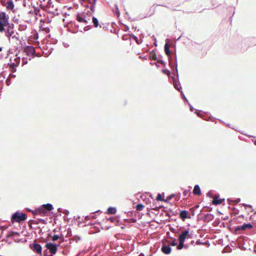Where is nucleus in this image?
<instances>
[{
	"label": "nucleus",
	"mask_w": 256,
	"mask_h": 256,
	"mask_svg": "<svg viewBox=\"0 0 256 256\" xmlns=\"http://www.w3.org/2000/svg\"><path fill=\"white\" fill-rule=\"evenodd\" d=\"M174 40H175L174 42L170 39H166L164 46V52L169 58V64L173 69L174 68V67L176 68V65L170 60V56L172 54V51L170 48L174 46V52L176 54V38H174Z\"/></svg>",
	"instance_id": "obj_1"
},
{
	"label": "nucleus",
	"mask_w": 256,
	"mask_h": 256,
	"mask_svg": "<svg viewBox=\"0 0 256 256\" xmlns=\"http://www.w3.org/2000/svg\"><path fill=\"white\" fill-rule=\"evenodd\" d=\"M188 236H189L188 230H184L179 234L178 238H177V250H180L183 248L185 249L188 248L189 244H184L186 239Z\"/></svg>",
	"instance_id": "obj_2"
},
{
	"label": "nucleus",
	"mask_w": 256,
	"mask_h": 256,
	"mask_svg": "<svg viewBox=\"0 0 256 256\" xmlns=\"http://www.w3.org/2000/svg\"><path fill=\"white\" fill-rule=\"evenodd\" d=\"M27 218L26 214L23 213L20 210H18L14 213L12 214L11 216V220L12 222H24Z\"/></svg>",
	"instance_id": "obj_3"
},
{
	"label": "nucleus",
	"mask_w": 256,
	"mask_h": 256,
	"mask_svg": "<svg viewBox=\"0 0 256 256\" xmlns=\"http://www.w3.org/2000/svg\"><path fill=\"white\" fill-rule=\"evenodd\" d=\"M9 16L4 12H0V24H7L11 28H14V24L8 22Z\"/></svg>",
	"instance_id": "obj_4"
},
{
	"label": "nucleus",
	"mask_w": 256,
	"mask_h": 256,
	"mask_svg": "<svg viewBox=\"0 0 256 256\" xmlns=\"http://www.w3.org/2000/svg\"><path fill=\"white\" fill-rule=\"evenodd\" d=\"M60 246V244H56L54 242H46L45 246L48 250L50 253V256L52 255L54 256L58 250V247Z\"/></svg>",
	"instance_id": "obj_5"
},
{
	"label": "nucleus",
	"mask_w": 256,
	"mask_h": 256,
	"mask_svg": "<svg viewBox=\"0 0 256 256\" xmlns=\"http://www.w3.org/2000/svg\"><path fill=\"white\" fill-rule=\"evenodd\" d=\"M253 228V226L250 223H244L242 226H238L234 228V234H236L240 230H244L246 228L251 229Z\"/></svg>",
	"instance_id": "obj_6"
},
{
	"label": "nucleus",
	"mask_w": 256,
	"mask_h": 256,
	"mask_svg": "<svg viewBox=\"0 0 256 256\" xmlns=\"http://www.w3.org/2000/svg\"><path fill=\"white\" fill-rule=\"evenodd\" d=\"M24 52L28 56H32V58L36 56L35 48L32 46H26L24 48Z\"/></svg>",
	"instance_id": "obj_7"
},
{
	"label": "nucleus",
	"mask_w": 256,
	"mask_h": 256,
	"mask_svg": "<svg viewBox=\"0 0 256 256\" xmlns=\"http://www.w3.org/2000/svg\"><path fill=\"white\" fill-rule=\"evenodd\" d=\"M30 247L36 253L42 254V247L40 244L34 242L30 244Z\"/></svg>",
	"instance_id": "obj_8"
},
{
	"label": "nucleus",
	"mask_w": 256,
	"mask_h": 256,
	"mask_svg": "<svg viewBox=\"0 0 256 256\" xmlns=\"http://www.w3.org/2000/svg\"><path fill=\"white\" fill-rule=\"evenodd\" d=\"M162 72L164 74H166V75L170 76V78H171V80H170L172 83L174 88L176 89V78H175V77L174 76H170V74H171L170 71V70H168V69L166 68V69L162 70Z\"/></svg>",
	"instance_id": "obj_9"
},
{
	"label": "nucleus",
	"mask_w": 256,
	"mask_h": 256,
	"mask_svg": "<svg viewBox=\"0 0 256 256\" xmlns=\"http://www.w3.org/2000/svg\"><path fill=\"white\" fill-rule=\"evenodd\" d=\"M172 248L170 244H167L166 243H163L161 248V251L166 254H170L172 252Z\"/></svg>",
	"instance_id": "obj_10"
},
{
	"label": "nucleus",
	"mask_w": 256,
	"mask_h": 256,
	"mask_svg": "<svg viewBox=\"0 0 256 256\" xmlns=\"http://www.w3.org/2000/svg\"><path fill=\"white\" fill-rule=\"evenodd\" d=\"M224 201V198H220V194H217L216 195L215 198L212 200V204L215 206H217L222 204Z\"/></svg>",
	"instance_id": "obj_11"
},
{
	"label": "nucleus",
	"mask_w": 256,
	"mask_h": 256,
	"mask_svg": "<svg viewBox=\"0 0 256 256\" xmlns=\"http://www.w3.org/2000/svg\"><path fill=\"white\" fill-rule=\"evenodd\" d=\"M214 218V216L212 214H204V216L201 218L204 222H208L212 220Z\"/></svg>",
	"instance_id": "obj_12"
},
{
	"label": "nucleus",
	"mask_w": 256,
	"mask_h": 256,
	"mask_svg": "<svg viewBox=\"0 0 256 256\" xmlns=\"http://www.w3.org/2000/svg\"><path fill=\"white\" fill-rule=\"evenodd\" d=\"M86 18V12H78L76 16V20L80 22H82L83 19Z\"/></svg>",
	"instance_id": "obj_13"
},
{
	"label": "nucleus",
	"mask_w": 256,
	"mask_h": 256,
	"mask_svg": "<svg viewBox=\"0 0 256 256\" xmlns=\"http://www.w3.org/2000/svg\"><path fill=\"white\" fill-rule=\"evenodd\" d=\"M188 212L186 210H182L179 214V217L182 220H184L186 218H188Z\"/></svg>",
	"instance_id": "obj_14"
},
{
	"label": "nucleus",
	"mask_w": 256,
	"mask_h": 256,
	"mask_svg": "<svg viewBox=\"0 0 256 256\" xmlns=\"http://www.w3.org/2000/svg\"><path fill=\"white\" fill-rule=\"evenodd\" d=\"M36 213L41 215H45L47 214L46 210L42 206V205L40 207H38L36 208Z\"/></svg>",
	"instance_id": "obj_15"
},
{
	"label": "nucleus",
	"mask_w": 256,
	"mask_h": 256,
	"mask_svg": "<svg viewBox=\"0 0 256 256\" xmlns=\"http://www.w3.org/2000/svg\"><path fill=\"white\" fill-rule=\"evenodd\" d=\"M14 33V28H11L8 26V28H6V30L5 32V36L8 38L9 40H10V37L12 36Z\"/></svg>",
	"instance_id": "obj_16"
},
{
	"label": "nucleus",
	"mask_w": 256,
	"mask_h": 256,
	"mask_svg": "<svg viewBox=\"0 0 256 256\" xmlns=\"http://www.w3.org/2000/svg\"><path fill=\"white\" fill-rule=\"evenodd\" d=\"M164 243L167 244H170V246H176V238H165V242Z\"/></svg>",
	"instance_id": "obj_17"
},
{
	"label": "nucleus",
	"mask_w": 256,
	"mask_h": 256,
	"mask_svg": "<svg viewBox=\"0 0 256 256\" xmlns=\"http://www.w3.org/2000/svg\"><path fill=\"white\" fill-rule=\"evenodd\" d=\"M193 194L194 195L200 196L202 194V192L198 184H196L193 190Z\"/></svg>",
	"instance_id": "obj_18"
},
{
	"label": "nucleus",
	"mask_w": 256,
	"mask_h": 256,
	"mask_svg": "<svg viewBox=\"0 0 256 256\" xmlns=\"http://www.w3.org/2000/svg\"><path fill=\"white\" fill-rule=\"evenodd\" d=\"M114 6L115 8H112V12L117 17H119L120 16V12L119 10L118 6L116 4H115Z\"/></svg>",
	"instance_id": "obj_19"
},
{
	"label": "nucleus",
	"mask_w": 256,
	"mask_h": 256,
	"mask_svg": "<svg viewBox=\"0 0 256 256\" xmlns=\"http://www.w3.org/2000/svg\"><path fill=\"white\" fill-rule=\"evenodd\" d=\"M116 212V208L115 207L110 206L106 211V213L108 214H115Z\"/></svg>",
	"instance_id": "obj_20"
},
{
	"label": "nucleus",
	"mask_w": 256,
	"mask_h": 256,
	"mask_svg": "<svg viewBox=\"0 0 256 256\" xmlns=\"http://www.w3.org/2000/svg\"><path fill=\"white\" fill-rule=\"evenodd\" d=\"M14 235L19 236L20 234H19V232H17L11 231V232H9L8 234H6V238H14Z\"/></svg>",
	"instance_id": "obj_21"
},
{
	"label": "nucleus",
	"mask_w": 256,
	"mask_h": 256,
	"mask_svg": "<svg viewBox=\"0 0 256 256\" xmlns=\"http://www.w3.org/2000/svg\"><path fill=\"white\" fill-rule=\"evenodd\" d=\"M14 5L12 0H8L7 2L6 8L12 10L14 8Z\"/></svg>",
	"instance_id": "obj_22"
},
{
	"label": "nucleus",
	"mask_w": 256,
	"mask_h": 256,
	"mask_svg": "<svg viewBox=\"0 0 256 256\" xmlns=\"http://www.w3.org/2000/svg\"><path fill=\"white\" fill-rule=\"evenodd\" d=\"M42 206H44L46 210V212L50 211L54 209V206L52 204L50 203H48L46 204H42Z\"/></svg>",
	"instance_id": "obj_23"
},
{
	"label": "nucleus",
	"mask_w": 256,
	"mask_h": 256,
	"mask_svg": "<svg viewBox=\"0 0 256 256\" xmlns=\"http://www.w3.org/2000/svg\"><path fill=\"white\" fill-rule=\"evenodd\" d=\"M128 35L129 36V38L130 39H133L134 40L136 41L137 44H140V42H139L138 38L134 34L130 33L128 34Z\"/></svg>",
	"instance_id": "obj_24"
},
{
	"label": "nucleus",
	"mask_w": 256,
	"mask_h": 256,
	"mask_svg": "<svg viewBox=\"0 0 256 256\" xmlns=\"http://www.w3.org/2000/svg\"><path fill=\"white\" fill-rule=\"evenodd\" d=\"M30 222H33V224H38L40 222H42L43 224H46V220H44V219H42V218L38 219V221L32 220H30Z\"/></svg>",
	"instance_id": "obj_25"
},
{
	"label": "nucleus",
	"mask_w": 256,
	"mask_h": 256,
	"mask_svg": "<svg viewBox=\"0 0 256 256\" xmlns=\"http://www.w3.org/2000/svg\"><path fill=\"white\" fill-rule=\"evenodd\" d=\"M164 193L163 194H160V193H158L157 195V196L156 198V200L157 201H162V202H164Z\"/></svg>",
	"instance_id": "obj_26"
},
{
	"label": "nucleus",
	"mask_w": 256,
	"mask_h": 256,
	"mask_svg": "<svg viewBox=\"0 0 256 256\" xmlns=\"http://www.w3.org/2000/svg\"><path fill=\"white\" fill-rule=\"evenodd\" d=\"M150 58L151 60H158V58H157L156 54V52L154 50L152 51L150 53Z\"/></svg>",
	"instance_id": "obj_27"
},
{
	"label": "nucleus",
	"mask_w": 256,
	"mask_h": 256,
	"mask_svg": "<svg viewBox=\"0 0 256 256\" xmlns=\"http://www.w3.org/2000/svg\"><path fill=\"white\" fill-rule=\"evenodd\" d=\"M92 23L94 24V26L95 28L98 27V24H99V22H98V18H96L95 16H92Z\"/></svg>",
	"instance_id": "obj_28"
},
{
	"label": "nucleus",
	"mask_w": 256,
	"mask_h": 256,
	"mask_svg": "<svg viewBox=\"0 0 256 256\" xmlns=\"http://www.w3.org/2000/svg\"><path fill=\"white\" fill-rule=\"evenodd\" d=\"M227 200H228V201L229 202H232L234 204H238V202H240V198H236V200H232V198H228Z\"/></svg>",
	"instance_id": "obj_29"
},
{
	"label": "nucleus",
	"mask_w": 256,
	"mask_h": 256,
	"mask_svg": "<svg viewBox=\"0 0 256 256\" xmlns=\"http://www.w3.org/2000/svg\"><path fill=\"white\" fill-rule=\"evenodd\" d=\"M178 84L179 85L180 84V82H179L178 70H177V90L180 92L181 93L182 92V88L181 86H180V87L178 86Z\"/></svg>",
	"instance_id": "obj_30"
},
{
	"label": "nucleus",
	"mask_w": 256,
	"mask_h": 256,
	"mask_svg": "<svg viewBox=\"0 0 256 256\" xmlns=\"http://www.w3.org/2000/svg\"><path fill=\"white\" fill-rule=\"evenodd\" d=\"M175 236H174V234H171L170 232H167L166 233V238H175Z\"/></svg>",
	"instance_id": "obj_31"
},
{
	"label": "nucleus",
	"mask_w": 256,
	"mask_h": 256,
	"mask_svg": "<svg viewBox=\"0 0 256 256\" xmlns=\"http://www.w3.org/2000/svg\"><path fill=\"white\" fill-rule=\"evenodd\" d=\"M16 66H18V65H16L14 62H12L10 64V67L12 68V70H11L12 72H16Z\"/></svg>",
	"instance_id": "obj_32"
},
{
	"label": "nucleus",
	"mask_w": 256,
	"mask_h": 256,
	"mask_svg": "<svg viewBox=\"0 0 256 256\" xmlns=\"http://www.w3.org/2000/svg\"><path fill=\"white\" fill-rule=\"evenodd\" d=\"M176 196L175 194H171L169 196H168L166 198H164V202H168L172 198Z\"/></svg>",
	"instance_id": "obj_33"
},
{
	"label": "nucleus",
	"mask_w": 256,
	"mask_h": 256,
	"mask_svg": "<svg viewBox=\"0 0 256 256\" xmlns=\"http://www.w3.org/2000/svg\"><path fill=\"white\" fill-rule=\"evenodd\" d=\"M92 248L90 247H88V248H85L82 250L81 252H80L78 255L80 256L82 254V252L84 253H87L90 250H91Z\"/></svg>",
	"instance_id": "obj_34"
},
{
	"label": "nucleus",
	"mask_w": 256,
	"mask_h": 256,
	"mask_svg": "<svg viewBox=\"0 0 256 256\" xmlns=\"http://www.w3.org/2000/svg\"><path fill=\"white\" fill-rule=\"evenodd\" d=\"M108 220H110V222L113 223H118L119 222V220L118 219L115 218L113 217H110L107 219Z\"/></svg>",
	"instance_id": "obj_35"
},
{
	"label": "nucleus",
	"mask_w": 256,
	"mask_h": 256,
	"mask_svg": "<svg viewBox=\"0 0 256 256\" xmlns=\"http://www.w3.org/2000/svg\"><path fill=\"white\" fill-rule=\"evenodd\" d=\"M8 26L7 24H0V32H6V28H5V26Z\"/></svg>",
	"instance_id": "obj_36"
},
{
	"label": "nucleus",
	"mask_w": 256,
	"mask_h": 256,
	"mask_svg": "<svg viewBox=\"0 0 256 256\" xmlns=\"http://www.w3.org/2000/svg\"><path fill=\"white\" fill-rule=\"evenodd\" d=\"M60 238V236L58 234H54L52 236V242L56 241Z\"/></svg>",
	"instance_id": "obj_37"
},
{
	"label": "nucleus",
	"mask_w": 256,
	"mask_h": 256,
	"mask_svg": "<svg viewBox=\"0 0 256 256\" xmlns=\"http://www.w3.org/2000/svg\"><path fill=\"white\" fill-rule=\"evenodd\" d=\"M86 2H88L91 4L96 5L97 0H83Z\"/></svg>",
	"instance_id": "obj_38"
},
{
	"label": "nucleus",
	"mask_w": 256,
	"mask_h": 256,
	"mask_svg": "<svg viewBox=\"0 0 256 256\" xmlns=\"http://www.w3.org/2000/svg\"><path fill=\"white\" fill-rule=\"evenodd\" d=\"M136 208L137 210H141L144 208V206L142 204H138L136 206Z\"/></svg>",
	"instance_id": "obj_39"
},
{
	"label": "nucleus",
	"mask_w": 256,
	"mask_h": 256,
	"mask_svg": "<svg viewBox=\"0 0 256 256\" xmlns=\"http://www.w3.org/2000/svg\"><path fill=\"white\" fill-rule=\"evenodd\" d=\"M196 112H195V114H197L198 116L200 118H202L203 116V114H202V110H200V111H198V110H196Z\"/></svg>",
	"instance_id": "obj_40"
},
{
	"label": "nucleus",
	"mask_w": 256,
	"mask_h": 256,
	"mask_svg": "<svg viewBox=\"0 0 256 256\" xmlns=\"http://www.w3.org/2000/svg\"><path fill=\"white\" fill-rule=\"evenodd\" d=\"M28 62V58L24 57L22 58V65L24 66L26 64H27Z\"/></svg>",
	"instance_id": "obj_41"
},
{
	"label": "nucleus",
	"mask_w": 256,
	"mask_h": 256,
	"mask_svg": "<svg viewBox=\"0 0 256 256\" xmlns=\"http://www.w3.org/2000/svg\"><path fill=\"white\" fill-rule=\"evenodd\" d=\"M20 56H17L16 58H14V60L16 62V65L18 66L20 63Z\"/></svg>",
	"instance_id": "obj_42"
},
{
	"label": "nucleus",
	"mask_w": 256,
	"mask_h": 256,
	"mask_svg": "<svg viewBox=\"0 0 256 256\" xmlns=\"http://www.w3.org/2000/svg\"><path fill=\"white\" fill-rule=\"evenodd\" d=\"M91 28H92V26L90 25H88V26H84V30L86 32V31H88V30H90V29H91Z\"/></svg>",
	"instance_id": "obj_43"
},
{
	"label": "nucleus",
	"mask_w": 256,
	"mask_h": 256,
	"mask_svg": "<svg viewBox=\"0 0 256 256\" xmlns=\"http://www.w3.org/2000/svg\"><path fill=\"white\" fill-rule=\"evenodd\" d=\"M240 204L244 206L245 208H252V206L250 205V204Z\"/></svg>",
	"instance_id": "obj_44"
},
{
	"label": "nucleus",
	"mask_w": 256,
	"mask_h": 256,
	"mask_svg": "<svg viewBox=\"0 0 256 256\" xmlns=\"http://www.w3.org/2000/svg\"><path fill=\"white\" fill-rule=\"evenodd\" d=\"M95 7H96V5H94V4H91V6H90V10L92 12H94L95 10Z\"/></svg>",
	"instance_id": "obj_45"
},
{
	"label": "nucleus",
	"mask_w": 256,
	"mask_h": 256,
	"mask_svg": "<svg viewBox=\"0 0 256 256\" xmlns=\"http://www.w3.org/2000/svg\"><path fill=\"white\" fill-rule=\"evenodd\" d=\"M207 196L210 198H212L214 196L212 191H209L207 194Z\"/></svg>",
	"instance_id": "obj_46"
},
{
	"label": "nucleus",
	"mask_w": 256,
	"mask_h": 256,
	"mask_svg": "<svg viewBox=\"0 0 256 256\" xmlns=\"http://www.w3.org/2000/svg\"><path fill=\"white\" fill-rule=\"evenodd\" d=\"M90 20V18H88V20L86 18H84V19H83L82 22L87 24L88 23V20Z\"/></svg>",
	"instance_id": "obj_47"
},
{
	"label": "nucleus",
	"mask_w": 256,
	"mask_h": 256,
	"mask_svg": "<svg viewBox=\"0 0 256 256\" xmlns=\"http://www.w3.org/2000/svg\"><path fill=\"white\" fill-rule=\"evenodd\" d=\"M171 232L174 234V236H176V230L173 228H171Z\"/></svg>",
	"instance_id": "obj_48"
},
{
	"label": "nucleus",
	"mask_w": 256,
	"mask_h": 256,
	"mask_svg": "<svg viewBox=\"0 0 256 256\" xmlns=\"http://www.w3.org/2000/svg\"><path fill=\"white\" fill-rule=\"evenodd\" d=\"M48 250L46 249L44 251V256H50V254L49 255L48 254Z\"/></svg>",
	"instance_id": "obj_49"
},
{
	"label": "nucleus",
	"mask_w": 256,
	"mask_h": 256,
	"mask_svg": "<svg viewBox=\"0 0 256 256\" xmlns=\"http://www.w3.org/2000/svg\"><path fill=\"white\" fill-rule=\"evenodd\" d=\"M92 14V13L90 11H89V10H88L86 13V16H88V18H90Z\"/></svg>",
	"instance_id": "obj_50"
},
{
	"label": "nucleus",
	"mask_w": 256,
	"mask_h": 256,
	"mask_svg": "<svg viewBox=\"0 0 256 256\" xmlns=\"http://www.w3.org/2000/svg\"><path fill=\"white\" fill-rule=\"evenodd\" d=\"M60 242H64V238L62 234L60 236Z\"/></svg>",
	"instance_id": "obj_51"
},
{
	"label": "nucleus",
	"mask_w": 256,
	"mask_h": 256,
	"mask_svg": "<svg viewBox=\"0 0 256 256\" xmlns=\"http://www.w3.org/2000/svg\"><path fill=\"white\" fill-rule=\"evenodd\" d=\"M57 42H58V40L56 39H54V38L52 39L50 42L52 43V44H56L57 43Z\"/></svg>",
	"instance_id": "obj_52"
},
{
	"label": "nucleus",
	"mask_w": 256,
	"mask_h": 256,
	"mask_svg": "<svg viewBox=\"0 0 256 256\" xmlns=\"http://www.w3.org/2000/svg\"><path fill=\"white\" fill-rule=\"evenodd\" d=\"M124 28H125V29L124 30V32L128 31V30H129V29H130V28H129V27H128L127 25H126V24H124Z\"/></svg>",
	"instance_id": "obj_53"
},
{
	"label": "nucleus",
	"mask_w": 256,
	"mask_h": 256,
	"mask_svg": "<svg viewBox=\"0 0 256 256\" xmlns=\"http://www.w3.org/2000/svg\"><path fill=\"white\" fill-rule=\"evenodd\" d=\"M188 106H190V110L191 112H193L194 110H195L192 106L190 104V102L188 103Z\"/></svg>",
	"instance_id": "obj_54"
},
{
	"label": "nucleus",
	"mask_w": 256,
	"mask_h": 256,
	"mask_svg": "<svg viewBox=\"0 0 256 256\" xmlns=\"http://www.w3.org/2000/svg\"><path fill=\"white\" fill-rule=\"evenodd\" d=\"M63 214H64L65 215H68L69 214V211L67 210H64L62 212Z\"/></svg>",
	"instance_id": "obj_55"
},
{
	"label": "nucleus",
	"mask_w": 256,
	"mask_h": 256,
	"mask_svg": "<svg viewBox=\"0 0 256 256\" xmlns=\"http://www.w3.org/2000/svg\"><path fill=\"white\" fill-rule=\"evenodd\" d=\"M139 58H141V59H142V60H146L148 59V58H147L146 56H140Z\"/></svg>",
	"instance_id": "obj_56"
},
{
	"label": "nucleus",
	"mask_w": 256,
	"mask_h": 256,
	"mask_svg": "<svg viewBox=\"0 0 256 256\" xmlns=\"http://www.w3.org/2000/svg\"><path fill=\"white\" fill-rule=\"evenodd\" d=\"M6 84L7 86H10V80L8 78H7L6 80Z\"/></svg>",
	"instance_id": "obj_57"
},
{
	"label": "nucleus",
	"mask_w": 256,
	"mask_h": 256,
	"mask_svg": "<svg viewBox=\"0 0 256 256\" xmlns=\"http://www.w3.org/2000/svg\"><path fill=\"white\" fill-rule=\"evenodd\" d=\"M161 207H162L161 206H156L155 208H151V209L158 210Z\"/></svg>",
	"instance_id": "obj_58"
},
{
	"label": "nucleus",
	"mask_w": 256,
	"mask_h": 256,
	"mask_svg": "<svg viewBox=\"0 0 256 256\" xmlns=\"http://www.w3.org/2000/svg\"><path fill=\"white\" fill-rule=\"evenodd\" d=\"M122 38L124 40H128L127 35H126V34L124 35L122 37Z\"/></svg>",
	"instance_id": "obj_59"
},
{
	"label": "nucleus",
	"mask_w": 256,
	"mask_h": 256,
	"mask_svg": "<svg viewBox=\"0 0 256 256\" xmlns=\"http://www.w3.org/2000/svg\"><path fill=\"white\" fill-rule=\"evenodd\" d=\"M157 60L158 62H160V63H161V64H163L165 65V63H164V60H158H158Z\"/></svg>",
	"instance_id": "obj_60"
},
{
	"label": "nucleus",
	"mask_w": 256,
	"mask_h": 256,
	"mask_svg": "<svg viewBox=\"0 0 256 256\" xmlns=\"http://www.w3.org/2000/svg\"><path fill=\"white\" fill-rule=\"evenodd\" d=\"M26 210L28 212H32L33 214L34 213V212L33 210H31V209H30L29 208H26Z\"/></svg>",
	"instance_id": "obj_61"
},
{
	"label": "nucleus",
	"mask_w": 256,
	"mask_h": 256,
	"mask_svg": "<svg viewBox=\"0 0 256 256\" xmlns=\"http://www.w3.org/2000/svg\"><path fill=\"white\" fill-rule=\"evenodd\" d=\"M53 50V48H51L49 50H48V54L47 55V56H48L49 54H50L52 52V50Z\"/></svg>",
	"instance_id": "obj_62"
},
{
	"label": "nucleus",
	"mask_w": 256,
	"mask_h": 256,
	"mask_svg": "<svg viewBox=\"0 0 256 256\" xmlns=\"http://www.w3.org/2000/svg\"><path fill=\"white\" fill-rule=\"evenodd\" d=\"M63 45L65 48H68L69 46V44L66 43H63Z\"/></svg>",
	"instance_id": "obj_63"
},
{
	"label": "nucleus",
	"mask_w": 256,
	"mask_h": 256,
	"mask_svg": "<svg viewBox=\"0 0 256 256\" xmlns=\"http://www.w3.org/2000/svg\"><path fill=\"white\" fill-rule=\"evenodd\" d=\"M184 100H185L186 102H188V104L189 102L188 99L186 98L185 96L184 97V98H182Z\"/></svg>",
	"instance_id": "obj_64"
}]
</instances>
